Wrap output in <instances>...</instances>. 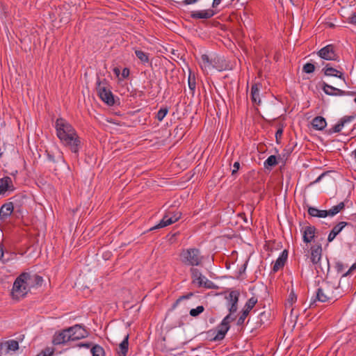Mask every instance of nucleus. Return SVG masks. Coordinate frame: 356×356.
Instances as JSON below:
<instances>
[{"label": "nucleus", "instance_id": "4468645a", "mask_svg": "<svg viewBox=\"0 0 356 356\" xmlns=\"http://www.w3.org/2000/svg\"><path fill=\"white\" fill-rule=\"evenodd\" d=\"M257 302V299L254 297H252L250 299H248L243 309L241 316H239L237 321L238 325H242L244 323V321L247 316H248L250 310L255 306Z\"/></svg>", "mask_w": 356, "mask_h": 356}, {"label": "nucleus", "instance_id": "8fccbe9b", "mask_svg": "<svg viewBox=\"0 0 356 356\" xmlns=\"http://www.w3.org/2000/svg\"><path fill=\"white\" fill-rule=\"evenodd\" d=\"M337 236V234H335L334 232H333L332 230H331V232H330V234L327 236L328 242H332Z\"/></svg>", "mask_w": 356, "mask_h": 356}, {"label": "nucleus", "instance_id": "20e7f679", "mask_svg": "<svg viewBox=\"0 0 356 356\" xmlns=\"http://www.w3.org/2000/svg\"><path fill=\"white\" fill-rule=\"evenodd\" d=\"M33 288L29 280V273H22L15 280L12 289V296L19 299L24 297Z\"/></svg>", "mask_w": 356, "mask_h": 356}, {"label": "nucleus", "instance_id": "13d9d810", "mask_svg": "<svg viewBox=\"0 0 356 356\" xmlns=\"http://www.w3.org/2000/svg\"><path fill=\"white\" fill-rule=\"evenodd\" d=\"M78 346L80 348L83 347L86 348H89L90 347V344L88 343H81L78 345Z\"/></svg>", "mask_w": 356, "mask_h": 356}, {"label": "nucleus", "instance_id": "58836bf2", "mask_svg": "<svg viewBox=\"0 0 356 356\" xmlns=\"http://www.w3.org/2000/svg\"><path fill=\"white\" fill-rule=\"evenodd\" d=\"M190 272L191 273L193 283L196 281V279L200 278V277L202 275V273L197 268H191Z\"/></svg>", "mask_w": 356, "mask_h": 356}, {"label": "nucleus", "instance_id": "49530a36", "mask_svg": "<svg viewBox=\"0 0 356 356\" xmlns=\"http://www.w3.org/2000/svg\"><path fill=\"white\" fill-rule=\"evenodd\" d=\"M239 168H240V163L238 161H236L233 165V170L232 171V175H234L238 172Z\"/></svg>", "mask_w": 356, "mask_h": 356}, {"label": "nucleus", "instance_id": "c9c22d12", "mask_svg": "<svg viewBox=\"0 0 356 356\" xmlns=\"http://www.w3.org/2000/svg\"><path fill=\"white\" fill-rule=\"evenodd\" d=\"M8 345V350L15 351L19 349V343L15 340H9L6 342Z\"/></svg>", "mask_w": 356, "mask_h": 356}, {"label": "nucleus", "instance_id": "09e8293b", "mask_svg": "<svg viewBox=\"0 0 356 356\" xmlns=\"http://www.w3.org/2000/svg\"><path fill=\"white\" fill-rule=\"evenodd\" d=\"M337 236V234H335L334 232H333L332 230H331V232H330V234L327 236L328 242H332Z\"/></svg>", "mask_w": 356, "mask_h": 356}, {"label": "nucleus", "instance_id": "bf43d9fd", "mask_svg": "<svg viewBox=\"0 0 356 356\" xmlns=\"http://www.w3.org/2000/svg\"><path fill=\"white\" fill-rule=\"evenodd\" d=\"M327 172L322 173L318 178L314 181V183H318L319 182L321 179L326 175Z\"/></svg>", "mask_w": 356, "mask_h": 356}, {"label": "nucleus", "instance_id": "7c9ffc66", "mask_svg": "<svg viewBox=\"0 0 356 356\" xmlns=\"http://www.w3.org/2000/svg\"><path fill=\"white\" fill-rule=\"evenodd\" d=\"M251 99L254 103L259 104L261 99L259 98V90L257 85H253L251 88Z\"/></svg>", "mask_w": 356, "mask_h": 356}, {"label": "nucleus", "instance_id": "de8ad7c7", "mask_svg": "<svg viewBox=\"0 0 356 356\" xmlns=\"http://www.w3.org/2000/svg\"><path fill=\"white\" fill-rule=\"evenodd\" d=\"M283 134V130L282 129H279L275 133V138L277 143H279V140L281 139Z\"/></svg>", "mask_w": 356, "mask_h": 356}, {"label": "nucleus", "instance_id": "393cba45", "mask_svg": "<svg viewBox=\"0 0 356 356\" xmlns=\"http://www.w3.org/2000/svg\"><path fill=\"white\" fill-rule=\"evenodd\" d=\"M312 126L316 130H323L327 125L326 120L321 116H317L312 120Z\"/></svg>", "mask_w": 356, "mask_h": 356}, {"label": "nucleus", "instance_id": "a19ab883", "mask_svg": "<svg viewBox=\"0 0 356 356\" xmlns=\"http://www.w3.org/2000/svg\"><path fill=\"white\" fill-rule=\"evenodd\" d=\"M346 124V121H340L337 124H336L331 129L332 133H339L341 131L344 124Z\"/></svg>", "mask_w": 356, "mask_h": 356}, {"label": "nucleus", "instance_id": "9d476101", "mask_svg": "<svg viewBox=\"0 0 356 356\" xmlns=\"http://www.w3.org/2000/svg\"><path fill=\"white\" fill-rule=\"evenodd\" d=\"M69 341H72L68 328L56 332L53 336L52 343L55 346L65 345Z\"/></svg>", "mask_w": 356, "mask_h": 356}, {"label": "nucleus", "instance_id": "e2e57ef3", "mask_svg": "<svg viewBox=\"0 0 356 356\" xmlns=\"http://www.w3.org/2000/svg\"><path fill=\"white\" fill-rule=\"evenodd\" d=\"M355 157H356V149H355Z\"/></svg>", "mask_w": 356, "mask_h": 356}, {"label": "nucleus", "instance_id": "a211bd4d", "mask_svg": "<svg viewBox=\"0 0 356 356\" xmlns=\"http://www.w3.org/2000/svg\"><path fill=\"white\" fill-rule=\"evenodd\" d=\"M14 205L11 202L3 204L0 208V219L6 220L13 212Z\"/></svg>", "mask_w": 356, "mask_h": 356}, {"label": "nucleus", "instance_id": "9b49d317", "mask_svg": "<svg viewBox=\"0 0 356 356\" xmlns=\"http://www.w3.org/2000/svg\"><path fill=\"white\" fill-rule=\"evenodd\" d=\"M322 89L324 92L327 95L331 96H345V95H353L355 94L354 92L345 91L341 89L333 87L325 82L322 83Z\"/></svg>", "mask_w": 356, "mask_h": 356}, {"label": "nucleus", "instance_id": "dca6fc26", "mask_svg": "<svg viewBox=\"0 0 356 356\" xmlns=\"http://www.w3.org/2000/svg\"><path fill=\"white\" fill-rule=\"evenodd\" d=\"M323 71L325 76L337 77L342 79L343 82H346L343 72L331 67L330 64H327L323 69Z\"/></svg>", "mask_w": 356, "mask_h": 356}, {"label": "nucleus", "instance_id": "4be33fe9", "mask_svg": "<svg viewBox=\"0 0 356 356\" xmlns=\"http://www.w3.org/2000/svg\"><path fill=\"white\" fill-rule=\"evenodd\" d=\"M322 248L321 245L313 246L311 248V261L316 265L321 261Z\"/></svg>", "mask_w": 356, "mask_h": 356}, {"label": "nucleus", "instance_id": "aec40b11", "mask_svg": "<svg viewBox=\"0 0 356 356\" xmlns=\"http://www.w3.org/2000/svg\"><path fill=\"white\" fill-rule=\"evenodd\" d=\"M315 269L318 276L322 277L323 275L327 274L330 270V262L327 259L321 261L315 265Z\"/></svg>", "mask_w": 356, "mask_h": 356}, {"label": "nucleus", "instance_id": "603ef678", "mask_svg": "<svg viewBox=\"0 0 356 356\" xmlns=\"http://www.w3.org/2000/svg\"><path fill=\"white\" fill-rule=\"evenodd\" d=\"M3 256H4V250H3V245L1 243H0V260H3Z\"/></svg>", "mask_w": 356, "mask_h": 356}, {"label": "nucleus", "instance_id": "473e14b6", "mask_svg": "<svg viewBox=\"0 0 356 356\" xmlns=\"http://www.w3.org/2000/svg\"><path fill=\"white\" fill-rule=\"evenodd\" d=\"M90 352L92 356H105L104 348L99 345H95L92 347Z\"/></svg>", "mask_w": 356, "mask_h": 356}, {"label": "nucleus", "instance_id": "f8f14e48", "mask_svg": "<svg viewBox=\"0 0 356 356\" xmlns=\"http://www.w3.org/2000/svg\"><path fill=\"white\" fill-rule=\"evenodd\" d=\"M317 54L321 58L327 60H337L338 58L334 51V47L332 44H328L323 47Z\"/></svg>", "mask_w": 356, "mask_h": 356}, {"label": "nucleus", "instance_id": "4d7b16f0", "mask_svg": "<svg viewBox=\"0 0 356 356\" xmlns=\"http://www.w3.org/2000/svg\"><path fill=\"white\" fill-rule=\"evenodd\" d=\"M354 119L353 116H348L341 120V121H346V123L351 122Z\"/></svg>", "mask_w": 356, "mask_h": 356}, {"label": "nucleus", "instance_id": "4c0bfd02", "mask_svg": "<svg viewBox=\"0 0 356 356\" xmlns=\"http://www.w3.org/2000/svg\"><path fill=\"white\" fill-rule=\"evenodd\" d=\"M188 84L189 88L194 91L196 87V83H195V75H192L191 72H190L188 79Z\"/></svg>", "mask_w": 356, "mask_h": 356}, {"label": "nucleus", "instance_id": "864d4df0", "mask_svg": "<svg viewBox=\"0 0 356 356\" xmlns=\"http://www.w3.org/2000/svg\"><path fill=\"white\" fill-rule=\"evenodd\" d=\"M222 2V0H213L212 8H217Z\"/></svg>", "mask_w": 356, "mask_h": 356}, {"label": "nucleus", "instance_id": "412c9836", "mask_svg": "<svg viewBox=\"0 0 356 356\" xmlns=\"http://www.w3.org/2000/svg\"><path fill=\"white\" fill-rule=\"evenodd\" d=\"M13 185L12 179L9 177H4L0 179V195L4 194L7 191H13Z\"/></svg>", "mask_w": 356, "mask_h": 356}, {"label": "nucleus", "instance_id": "f704fd0d", "mask_svg": "<svg viewBox=\"0 0 356 356\" xmlns=\"http://www.w3.org/2000/svg\"><path fill=\"white\" fill-rule=\"evenodd\" d=\"M204 311V307L202 305L197 306L195 309L190 310V315L193 317H197Z\"/></svg>", "mask_w": 356, "mask_h": 356}, {"label": "nucleus", "instance_id": "f03ea898", "mask_svg": "<svg viewBox=\"0 0 356 356\" xmlns=\"http://www.w3.org/2000/svg\"><path fill=\"white\" fill-rule=\"evenodd\" d=\"M343 291L340 286L337 279L333 280H323L316 289V296L312 299L310 307L316 301L321 302H334L341 297Z\"/></svg>", "mask_w": 356, "mask_h": 356}, {"label": "nucleus", "instance_id": "ddd939ff", "mask_svg": "<svg viewBox=\"0 0 356 356\" xmlns=\"http://www.w3.org/2000/svg\"><path fill=\"white\" fill-rule=\"evenodd\" d=\"M240 296V293L238 291H232L229 292V295L226 296V300L227 301V307L229 312V314L235 313L237 311V303L238 302V298Z\"/></svg>", "mask_w": 356, "mask_h": 356}, {"label": "nucleus", "instance_id": "72a5a7b5", "mask_svg": "<svg viewBox=\"0 0 356 356\" xmlns=\"http://www.w3.org/2000/svg\"><path fill=\"white\" fill-rule=\"evenodd\" d=\"M349 223L346 222H343V221H341V222H339L337 225H336L333 228H332V232H334L335 234H337V235L343 230V229L346 226V225H348Z\"/></svg>", "mask_w": 356, "mask_h": 356}, {"label": "nucleus", "instance_id": "cd10ccee", "mask_svg": "<svg viewBox=\"0 0 356 356\" xmlns=\"http://www.w3.org/2000/svg\"><path fill=\"white\" fill-rule=\"evenodd\" d=\"M345 208L343 202L339 203L337 205L332 207L330 209L327 210V216L333 217Z\"/></svg>", "mask_w": 356, "mask_h": 356}, {"label": "nucleus", "instance_id": "2f4dec72", "mask_svg": "<svg viewBox=\"0 0 356 356\" xmlns=\"http://www.w3.org/2000/svg\"><path fill=\"white\" fill-rule=\"evenodd\" d=\"M278 161L276 156L271 155L264 162V167L266 169H269L276 165Z\"/></svg>", "mask_w": 356, "mask_h": 356}, {"label": "nucleus", "instance_id": "f3484780", "mask_svg": "<svg viewBox=\"0 0 356 356\" xmlns=\"http://www.w3.org/2000/svg\"><path fill=\"white\" fill-rule=\"evenodd\" d=\"M316 231V229L314 226H306L303 230H301L302 232L303 241L305 243H311L314 238Z\"/></svg>", "mask_w": 356, "mask_h": 356}, {"label": "nucleus", "instance_id": "052dcab7", "mask_svg": "<svg viewBox=\"0 0 356 356\" xmlns=\"http://www.w3.org/2000/svg\"><path fill=\"white\" fill-rule=\"evenodd\" d=\"M114 72H115V74H119V72H120V70H119L118 68H115V69L114 70Z\"/></svg>", "mask_w": 356, "mask_h": 356}, {"label": "nucleus", "instance_id": "a18cd8bd", "mask_svg": "<svg viewBox=\"0 0 356 356\" xmlns=\"http://www.w3.org/2000/svg\"><path fill=\"white\" fill-rule=\"evenodd\" d=\"M335 268H336V270L337 271L340 273H342L345 266L343 264V263L340 262V261H338L336 263V266H335Z\"/></svg>", "mask_w": 356, "mask_h": 356}, {"label": "nucleus", "instance_id": "37998d69", "mask_svg": "<svg viewBox=\"0 0 356 356\" xmlns=\"http://www.w3.org/2000/svg\"><path fill=\"white\" fill-rule=\"evenodd\" d=\"M297 300L296 296L294 294V293L291 292L289 294V298H288V304L291 306L294 302H296Z\"/></svg>", "mask_w": 356, "mask_h": 356}, {"label": "nucleus", "instance_id": "f257e3e1", "mask_svg": "<svg viewBox=\"0 0 356 356\" xmlns=\"http://www.w3.org/2000/svg\"><path fill=\"white\" fill-rule=\"evenodd\" d=\"M56 136L63 145L78 156L81 148V139L72 125L65 119L59 118L56 120Z\"/></svg>", "mask_w": 356, "mask_h": 356}, {"label": "nucleus", "instance_id": "c756f323", "mask_svg": "<svg viewBox=\"0 0 356 356\" xmlns=\"http://www.w3.org/2000/svg\"><path fill=\"white\" fill-rule=\"evenodd\" d=\"M135 54L136 57L140 60V62L145 65L149 63V54L143 51L142 50L136 49Z\"/></svg>", "mask_w": 356, "mask_h": 356}, {"label": "nucleus", "instance_id": "c85d7f7f", "mask_svg": "<svg viewBox=\"0 0 356 356\" xmlns=\"http://www.w3.org/2000/svg\"><path fill=\"white\" fill-rule=\"evenodd\" d=\"M29 280L31 281L32 287L40 286L43 282L42 277L36 275L31 274L29 273Z\"/></svg>", "mask_w": 356, "mask_h": 356}, {"label": "nucleus", "instance_id": "423d86ee", "mask_svg": "<svg viewBox=\"0 0 356 356\" xmlns=\"http://www.w3.org/2000/svg\"><path fill=\"white\" fill-rule=\"evenodd\" d=\"M97 93L100 97V99L107 104L108 105L112 106L114 104L115 101L113 98V95L112 92L108 88L107 83L105 79L103 81H100L98 79L97 81V87H96Z\"/></svg>", "mask_w": 356, "mask_h": 356}, {"label": "nucleus", "instance_id": "2eb2a0df", "mask_svg": "<svg viewBox=\"0 0 356 356\" xmlns=\"http://www.w3.org/2000/svg\"><path fill=\"white\" fill-rule=\"evenodd\" d=\"M216 14V12H215L213 9H207V10H195L192 11L191 13V17L195 19H210L212 17H213Z\"/></svg>", "mask_w": 356, "mask_h": 356}, {"label": "nucleus", "instance_id": "680f3d73", "mask_svg": "<svg viewBox=\"0 0 356 356\" xmlns=\"http://www.w3.org/2000/svg\"><path fill=\"white\" fill-rule=\"evenodd\" d=\"M264 314H265V312H262V313H261V316H263V315H264Z\"/></svg>", "mask_w": 356, "mask_h": 356}, {"label": "nucleus", "instance_id": "5701e85b", "mask_svg": "<svg viewBox=\"0 0 356 356\" xmlns=\"http://www.w3.org/2000/svg\"><path fill=\"white\" fill-rule=\"evenodd\" d=\"M198 287H204L207 289H214V284L209 280L205 276L201 275L200 278L196 279V281L193 282Z\"/></svg>", "mask_w": 356, "mask_h": 356}, {"label": "nucleus", "instance_id": "7ed1b4c3", "mask_svg": "<svg viewBox=\"0 0 356 356\" xmlns=\"http://www.w3.org/2000/svg\"><path fill=\"white\" fill-rule=\"evenodd\" d=\"M200 65L201 69L206 73L213 70L221 72L226 70L227 67L224 58L216 54H202Z\"/></svg>", "mask_w": 356, "mask_h": 356}, {"label": "nucleus", "instance_id": "ea45409f", "mask_svg": "<svg viewBox=\"0 0 356 356\" xmlns=\"http://www.w3.org/2000/svg\"><path fill=\"white\" fill-rule=\"evenodd\" d=\"M315 70V66L312 63H307L303 65L302 71L307 74L314 72Z\"/></svg>", "mask_w": 356, "mask_h": 356}, {"label": "nucleus", "instance_id": "bb28decb", "mask_svg": "<svg viewBox=\"0 0 356 356\" xmlns=\"http://www.w3.org/2000/svg\"><path fill=\"white\" fill-rule=\"evenodd\" d=\"M57 156L56 159L55 158V156L54 154H52L50 152H47V156L48 161L53 162V163H58V162H62L63 163H65L63 152H60L59 149H57L56 152Z\"/></svg>", "mask_w": 356, "mask_h": 356}, {"label": "nucleus", "instance_id": "6e6552de", "mask_svg": "<svg viewBox=\"0 0 356 356\" xmlns=\"http://www.w3.org/2000/svg\"><path fill=\"white\" fill-rule=\"evenodd\" d=\"M233 320L234 318L230 314L227 315L222 319V322L217 327L216 334L213 337L214 341H220L225 338L226 333L229 329V322Z\"/></svg>", "mask_w": 356, "mask_h": 356}, {"label": "nucleus", "instance_id": "6ab92c4d", "mask_svg": "<svg viewBox=\"0 0 356 356\" xmlns=\"http://www.w3.org/2000/svg\"><path fill=\"white\" fill-rule=\"evenodd\" d=\"M288 257V252L284 250L280 254L278 258L276 259L273 266V271L274 273L277 272L280 268H283Z\"/></svg>", "mask_w": 356, "mask_h": 356}, {"label": "nucleus", "instance_id": "1a4fd4ad", "mask_svg": "<svg viewBox=\"0 0 356 356\" xmlns=\"http://www.w3.org/2000/svg\"><path fill=\"white\" fill-rule=\"evenodd\" d=\"M72 341L86 338L89 335L88 330L81 325L76 324L68 327Z\"/></svg>", "mask_w": 356, "mask_h": 356}, {"label": "nucleus", "instance_id": "79ce46f5", "mask_svg": "<svg viewBox=\"0 0 356 356\" xmlns=\"http://www.w3.org/2000/svg\"><path fill=\"white\" fill-rule=\"evenodd\" d=\"M54 353V349L51 347H47L36 356H51Z\"/></svg>", "mask_w": 356, "mask_h": 356}, {"label": "nucleus", "instance_id": "c03bdc74", "mask_svg": "<svg viewBox=\"0 0 356 356\" xmlns=\"http://www.w3.org/2000/svg\"><path fill=\"white\" fill-rule=\"evenodd\" d=\"M348 23L356 24V13H352L348 17Z\"/></svg>", "mask_w": 356, "mask_h": 356}, {"label": "nucleus", "instance_id": "b1692460", "mask_svg": "<svg viewBox=\"0 0 356 356\" xmlns=\"http://www.w3.org/2000/svg\"><path fill=\"white\" fill-rule=\"evenodd\" d=\"M129 350V334H127L117 350L118 356H127Z\"/></svg>", "mask_w": 356, "mask_h": 356}, {"label": "nucleus", "instance_id": "39448f33", "mask_svg": "<svg viewBox=\"0 0 356 356\" xmlns=\"http://www.w3.org/2000/svg\"><path fill=\"white\" fill-rule=\"evenodd\" d=\"M179 260L185 266H198L202 264L203 256L197 248H186L181 250Z\"/></svg>", "mask_w": 356, "mask_h": 356}, {"label": "nucleus", "instance_id": "0eeeda50", "mask_svg": "<svg viewBox=\"0 0 356 356\" xmlns=\"http://www.w3.org/2000/svg\"><path fill=\"white\" fill-rule=\"evenodd\" d=\"M181 216V213L178 211L168 210L165 212L159 223L150 228L149 230L165 227L172 223H175L180 219Z\"/></svg>", "mask_w": 356, "mask_h": 356}, {"label": "nucleus", "instance_id": "3c124183", "mask_svg": "<svg viewBox=\"0 0 356 356\" xmlns=\"http://www.w3.org/2000/svg\"><path fill=\"white\" fill-rule=\"evenodd\" d=\"M129 75V70L128 68H124L122 72V76L123 78H127Z\"/></svg>", "mask_w": 356, "mask_h": 356}, {"label": "nucleus", "instance_id": "e433bc0d", "mask_svg": "<svg viewBox=\"0 0 356 356\" xmlns=\"http://www.w3.org/2000/svg\"><path fill=\"white\" fill-rule=\"evenodd\" d=\"M168 112V108H166V107L161 108L159 109V111L157 112L156 119L159 122H161L163 120V118L165 117V115H167Z\"/></svg>", "mask_w": 356, "mask_h": 356}, {"label": "nucleus", "instance_id": "a878e982", "mask_svg": "<svg viewBox=\"0 0 356 356\" xmlns=\"http://www.w3.org/2000/svg\"><path fill=\"white\" fill-rule=\"evenodd\" d=\"M308 213L312 217L325 218L327 216V210H320L316 207H309Z\"/></svg>", "mask_w": 356, "mask_h": 356}, {"label": "nucleus", "instance_id": "6e6d98bb", "mask_svg": "<svg viewBox=\"0 0 356 356\" xmlns=\"http://www.w3.org/2000/svg\"><path fill=\"white\" fill-rule=\"evenodd\" d=\"M199 0H184L183 3L185 5L193 4L197 2Z\"/></svg>", "mask_w": 356, "mask_h": 356}, {"label": "nucleus", "instance_id": "5fc2aeb1", "mask_svg": "<svg viewBox=\"0 0 356 356\" xmlns=\"http://www.w3.org/2000/svg\"><path fill=\"white\" fill-rule=\"evenodd\" d=\"M356 268V263L353 264L350 269L343 275V277L347 276L353 270Z\"/></svg>", "mask_w": 356, "mask_h": 356}]
</instances>
